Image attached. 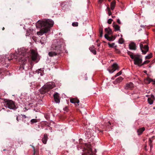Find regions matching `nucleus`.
<instances>
[{"instance_id": "obj_19", "label": "nucleus", "mask_w": 155, "mask_h": 155, "mask_svg": "<svg viewBox=\"0 0 155 155\" xmlns=\"http://www.w3.org/2000/svg\"><path fill=\"white\" fill-rule=\"evenodd\" d=\"M116 2L115 1H113L110 4V8L113 10L116 5Z\"/></svg>"}, {"instance_id": "obj_50", "label": "nucleus", "mask_w": 155, "mask_h": 155, "mask_svg": "<svg viewBox=\"0 0 155 155\" xmlns=\"http://www.w3.org/2000/svg\"><path fill=\"white\" fill-rule=\"evenodd\" d=\"M41 71H42V70H41V69H39V72L41 73Z\"/></svg>"}, {"instance_id": "obj_47", "label": "nucleus", "mask_w": 155, "mask_h": 155, "mask_svg": "<svg viewBox=\"0 0 155 155\" xmlns=\"http://www.w3.org/2000/svg\"><path fill=\"white\" fill-rule=\"evenodd\" d=\"M97 45L99 47L100 45L101 44L99 43H97Z\"/></svg>"}, {"instance_id": "obj_54", "label": "nucleus", "mask_w": 155, "mask_h": 155, "mask_svg": "<svg viewBox=\"0 0 155 155\" xmlns=\"http://www.w3.org/2000/svg\"><path fill=\"white\" fill-rule=\"evenodd\" d=\"M99 40H97L96 41V42L97 43H98V42L99 41Z\"/></svg>"}, {"instance_id": "obj_38", "label": "nucleus", "mask_w": 155, "mask_h": 155, "mask_svg": "<svg viewBox=\"0 0 155 155\" xmlns=\"http://www.w3.org/2000/svg\"><path fill=\"white\" fill-rule=\"evenodd\" d=\"M64 111H66V112H68V107H66L64 108Z\"/></svg>"}, {"instance_id": "obj_33", "label": "nucleus", "mask_w": 155, "mask_h": 155, "mask_svg": "<svg viewBox=\"0 0 155 155\" xmlns=\"http://www.w3.org/2000/svg\"><path fill=\"white\" fill-rule=\"evenodd\" d=\"M122 71H120L119 72H118V73H117L115 76V77H116L120 75H121L122 74Z\"/></svg>"}, {"instance_id": "obj_41", "label": "nucleus", "mask_w": 155, "mask_h": 155, "mask_svg": "<svg viewBox=\"0 0 155 155\" xmlns=\"http://www.w3.org/2000/svg\"><path fill=\"white\" fill-rule=\"evenodd\" d=\"M117 22L119 24H121V22L120 20L119 19H118L117 20Z\"/></svg>"}, {"instance_id": "obj_57", "label": "nucleus", "mask_w": 155, "mask_h": 155, "mask_svg": "<svg viewBox=\"0 0 155 155\" xmlns=\"http://www.w3.org/2000/svg\"><path fill=\"white\" fill-rule=\"evenodd\" d=\"M24 116L25 117H26L25 115H24Z\"/></svg>"}, {"instance_id": "obj_20", "label": "nucleus", "mask_w": 155, "mask_h": 155, "mask_svg": "<svg viewBox=\"0 0 155 155\" xmlns=\"http://www.w3.org/2000/svg\"><path fill=\"white\" fill-rule=\"evenodd\" d=\"M94 46L92 45L91 47L90 48L89 50L92 53L94 54H96V51L94 49Z\"/></svg>"}, {"instance_id": "obj_22", "label": "nucleus", "mask_w": 155, "mask_h": 155, "mask_svg": "<svg viewBox=\"0 0 155 155\" xmlns=\"http://www.w3.org/2000/svg\"><path fill=\"white\" fill-rule=\"evenodd\" d=\"M105 31L108 34L110 35L112 34V30L109 27L108 28H105Z\"/></svg>"}, {"instance_id": "obj_42", "label": "nucleus", "mask_w": 155, "mask_h": 155, "mask_svg": "<svg viewBox=\"0 0 155 155\" xmlns=\"http://www.w3.org/2000/svg\"><path fill=\"white\" fill-rule=\"evenodd\" d=\"M30 34V32L28 31H27L26 34V36H28Z\"/></svg>"}, {"instance_id": "obj_25", "label": "nucleus", "mask_w": 155, "mask_h": 155, "mask_svg": "<svg viewBox=\"0 0 155 155\" xmlns=\"http://www.w3.org/2000/svg\"><path fill=\"white\" fill-rule=\"evenodd\" d=\"M148 103L150 104H153V100L151 99V98H150L149 97L148 99Z\"/></svg>"}, {"instance_id": "obj_29", "label": "nucleus", "mask_w": 155, "mask_h": 155, "mask_svg": "<svg viewBox=\"0 0 155 155\" xmlns=\"http://www.w3.org/2000/svg\"><path fill=\"white\" fill-rule=\"evenodd\" d=\"M149 62H150V61H148V60H147V61H144L143 63H141V65H140L141 67L144 65V64H148V63H149Z\"/></svg>"}, {"instance_id": "obj_9", "label": "nucleus", "mask_w": 155, "mask_h": 155, "mask_svg": "<svg viewBox=\"0 0 155 155\" xmlns=\"http://www.w3.org/2000/svg\"><path fill=\"white\" fill-rule=\"evenodd\" d=\"M134 87V85L132 82H130L127 83L124 86V88L126 90H132Z\"/></svg>"}, {"instance_id": "obj_59", "label": "nucleus", "mask_w": 155, "mask_h": 155, "mask_svg": "<svg viewBox=\"0 0 155 155\" xmlns=\"http://www.w3.org/2000/svg\"><path fill=\"white\" fill-rule=\"evenodd\" d=\"M6 150V149H4V150H4V151H5V150Z\"/></svg>"}, {"instance_id": "obj_51", "label": "nucleus", "mask_w": 155, "mask_h": 155, "mask_svg": "<svg viewBox=\"0 0 155 155\" xmlns=\"http://www.w3.org/2000/svg\"><path fill=\"white\" fill-rule=\"evenodd\" d=\"M2 73L1 72H0V77H1V75H2Z\"/></svg>"}, {"instance_id": "obj_2", "label": "nucleus", "mask_w": 155, "mask_h": 155, "mask_svg": "<svg viewBox=\"0 0 155 155\" xmlns=\"http://www.w3.org/2000/svg\"><path fill=\"white\" fill-rule=\"evenodd\" d=\"M53 21L50 19L38 21L36 23V27L40 28H42L40 31L37 32L38 35H41L50 31V28L54 25Z\"/></svg>"}, {"instance_id": "obj_11", "label": "nucleus", "mask_w": 155, "mask_h": 155, "mask_svg": "<svg viewBox=\"0 0 155 155\" xmlns=\"http://www.w3.org/2000/svg\"><path fill=\"white\" fill-rule=\"evenodd\" d=\"M54 100L55 102L57 103H59L60 99L59 98V94L57 93H55L53 94Z\"/></svg>"}, {"instance_id": "obj_10", "label": "nucleus", "mask_w": 155, "mask_h": 155, "mask_svg": "<svg viewBox=\"0 0 155 155\" xmlns=\"http://www.w3.org/2000/svg\"><path fill=\"white\" fill-rule=\"evenodd\" d=\"M31 58L33 61H35L37 58L38 54L35 50H31Z\"/></svg>"}, {"instance_id": "obj_27", "label": "nucleus", "mask_w": 155, "mask_h": 155, "mask_svg": "<svg viewBox=\"0 0 155 155\" xmlns=\"http://www.w3.org/2000/svg\"><path fill=\"white\" fill-rule=\"evenodd\" d=\"M37 122H38V121H37V120L36 119H32L30 121L31 124H33L34 123H36Z\"/></svg>"}, {"instance_id": "obj_58", "label": "nucleus", "mask_w": 155, "mask_h": 155, "mask_svg": "<svg viewBox=\"0 0 155 155\" xmlns=\"http://www.w3.org/2000/svg\"><path fill=\"white\" fill-rule=\"evenodd\" d=\"M109 2H110L111 0H108Z\"/></svg>"}, {"instance_id": "obj_28", "label": "nucleus", "mask_w": 155, "mask_h": 155, "mask_svg": "<svg viewBox=\"0 0 155 155\" xmlns=\"http://www.w3.org/2000/svg\"><path fill=\"white\" fill-rule=\"evenodd\" d=\"M152 57V53H150V54L148 55L147 56H146V59H150Z\"/></svg>"}, {"instance_id": "obj_13", "label": "nucleus", "mask_w": 155, "mask_h": 155, "mask_svg": "<svg viewBox=\"0 0 155 155\" xmlns=\"http://www.w3.org/2000/svg\"><path fill=\"white\" fill-rule=\"evenodd\" d=\"M70 102L74 104L75 103L78 104L79 102V101L77 98H71L70 99Z\"/></svg>"}, {"instance_id": "obj_24", "label": "nucleus", "mask_w": 155, "mask_h": 155, "mask_svg": "<svg viewBox=\"0 0 155 155\" xmlns=\"http://www.w3.org/2000/svg\"><path fill=\"white\" fill-rule=\"evenodd\" d=\"M99 33L100 34V37H101L103 36V28L101 27H100L99 29Z\"/></svg>"}, {"instance_id": "obj_15", "label": "nucleus", "mask_w": 155, "mask_h": 155, "mask_svg": "<svg viewBox=\"0 0 155 155\" xmlns=\"http://www.w3.org/2000/svg\"><path fill=\"white\" fill-rule=\"evenodd\" d=\"M123 80V78L122 77H119L116 79V80L114 81V84H117L118 83H119L121 82Z\"/></svg>"}, {"instance_id": "obj_56", "label": "nucleus", "mask_w": 155, "mask_h": 155, "mask_svg": "<svg viewBox=\"0 0 155 155\" xmlns=\"http://www.w3.org/2000/svg\"><path fill=\"white\" fill-rule=\"evenodd\" d=\"M154 137V136H153V137H152V138H153Z\"/></svg>"}, {"instance_id": "obj_18", "label": "nucleus", "mask_w": 155, "mask_h": 155, "mask_svg": "<svg viewBox=\"0 0 155 155\" xmlns=\"http://www.w3.org/2000/svg\"><path fill=\"white\" fill-rule=\"evenodd\" d=\"M113 27L114 28L116 31L120 30V26L118 25L115 24V22H114L113 23Z\"/></svg>"}, {"instance_id": "obj_52", "label": "nucleus", "mask_w": 155, "mask_h": 155, "mask_svg": "<svg viewBox=\"0 0 155 155\" xmlns=\"http://www.w3.org/2000/svg\"><path fill=\"white\" fill-rule=\"evenodd\" d=\"M112 17L113 18H115V16H113V15H112Z\"/></svg>"}, {"instance_id": "obj_17", "label": "nucleus", "mask_w": 155, "mask_h": 155, "mask_svg": "<svg viewBox=\"0 0 155 155\" xmlns=\"http://www.w3.org/2000/svg\"><path fill=\"white\" fill-rule=\"evenodd\" d=\"M47 36L45 35V37H42L40 40V42L42 44H45L46 43L47 41Z\"/></svg>"}, {"instance_id": "obj_14", "label": "nucleus", "mask_w": 155, "mask_h": 155, "mask_svg": "<svg viewBox=\"0 0 155 155\" xmlns=\"http://www.w3.org/2000/svg\"><path fill=\"white\" fill-rule=\"evenodd\" d=\"M48 140V135L45 134L44 135V137L42 138V142L45 144H46Z\"/></svg>"}, {"instance_id": "obj_12", "label": "nucleus", "mask_w": 155, "mask_h": 155, "mask_svg": "<svg viewBox=\"0 0 155 155\" xmlns=\"http://www.w3.org/2000/svg\"><path fill=\"white\" fill-rule=\"evenodd\" d=\"M129 49L130 50H135L136 49V46L135 44L133 42H131L129 44Z\"/></svg>"}, {"instance_id": "obj_3", "label": "nucleus", "mask_w": 155, "mask_h": 155, "mask_svg": "<svg viewBox=\"0 0 155 155\" xmlns=\"http://www.w3.org/2000/svg\"><path fill=\"white\" fill-rule=\"evenodd\" d=\"M20 55H15V54H12L11 56V58H6L5 59V61L6 62L7 61H9L11 60H12L13 58L18 59L19 61H24L25 60V56L27 54V52L24 51H22L21 52H19Z\"/></svg>"}, {"instance_id": "obj_31", "label": "nucleus", "mask_w": 155, "mask_h": 155, "mask_svg": "<svg viewBox=\"0 0 155 155\" xmlns=\"http://www.w3.org/2000/svg\"><path fill=\"white\" fill-rule=\"evenodd\" d=\"M107 9L108 11V14L109 15H110L112 14L111 12L110 11V10L109 7H107Z\"/></svg>"}, {"instance_id": "obj_21", "label": "nucleus", "mask_w": 155, "mask_h": 155, "mask_svg": "<svg viewBox=\"0 0 155 155\" xmlns=\"http://www.w3.org/2000/svg\"><path fill=\"white\" fill-rule=\"evenodd\" d=\"M104 37L106 39L109 41H112L113 40V37L112 36V37H110L108 36V35L107 34L105 35Z\"/></svg>"}, {"instance_id": "obj_49", "label": "nucleus", "mask_w": 155, "mask_h": 155, "mask_svg": "<svg viewBox=\"0 0 155 155\" xmlns=\"http://www.w3.org/2000/svg\"><path fill=\"white\" fill-rule=\"evenodd\" d=\"M153 84H155V79L154 80H153Z\"/></svg>"}, {"instance_id": "obj_48", "label": "nucleus", "mask_w": 155, "mask_h": 155, "mask_svg": "<svg viewBox=\"0 0 155 155\" xmlns=\"http://www.w3.org/2000/svg\"><path fill=\"white\" fill-rule=\"evenodd\" d=\"M103 0H99V2L100 3H101L103 1Z\"/></svg>"}, {"instance_id": "obj_5", "label": "nucleus", "mask_w": 155, "mask_h": 155, "mask_svg": "<svg viewBox=\"0 0 155 155\" xmlns=\"http://www.w3.org/2000/svg\"><path fill=\"white\" fill-rule=\"evenodd\" d=\"M133 59H134V64L135 65L141 67L140 65L142 62V58L141 55L138 54H135Z\"/></svg>"}, {"instance_id": "obj_6", "label": "nucleus", "mask_w": 155, "mask_h": 155, "mask_svg": "<svg viewBox=\"0 0 155 155\" xmlns=\"http://www.w3.org/2000/svg\"><path fill=\"white\" fill-rule=\"evenodd\" d=\"M6 106L11 109H15L17 108L15 102L12 100H5Z\"/></svg>"}, {"instance_id": "obj_23", "label": "nucleus", "mask_w": 155, "mask_h": 155, "mask_svg": "<svg viewBox=\"0 0 155 155\" xmlns=\"http://www.w3.org/2000/svg\"><path fill=\"white\" fill-rule=\"evenodd\" d=\"M127 53L132 59H133L135 54H133V53L130 51H128L127 52Z\"/></svg>"}, {"instance_id": "obj_4", "label": "nucleus", "mask_w": 155, "mask_h": 155, "mask_svg": "<svg viewBox=\"0 0 155 155\" xmlns=\"http://www.w3.org/2000/svg\"><path fill=\"white\" fill-rule=\"evenodd\" d=\"M55 86V84L53 82H49L47 83L40 89L41 94H44L48 91L50 90L53 88Z\"/></svg>"}, {"instance_id": "obj_35", "label": "nucleus", "mask_w": 155, "mask_h": 155, "mask_svg": "<svg viewBox=\"0 0 155 155\" xmlns=\"http://www.w3.org/2000/svg\"><path fill=\"white\" fill-rule=\"evenodd\" d=\"M112 21H113V20L111 18H110L108 20L107 23L109 24H111V23Z\"/></svg>"}, {"instance_id": "obj_1", "label": "nucleus", "mask_w": 155, "mask_h": 155, "mask_svg": "<svg viewBox=\"0 0 155 155\" xmlns=\"http://www.w3.org/2000/svg\"><path fill=\"white\" fill-rule=\"evenodd\" d=\"M64 44L62 39H55L53 41L51 46V51L48 53L49 56L52 57L57 56L58 57L61 56L63 53L62 46Z\"/></svg>"}, {"instance_id": "obj_8", "label": "nucleus", "mask_w": 155, "mask_h": 155, "mask_svg": "<svg viewBox=\"0 0 155 155\" xmlns=\"http://www.w3.org/2000/svg\"><path fill=\"white\" fill-rule=\"evenodd\" d=\"M118 66L117 64H114L108 69V71L110 73H113L116 70H118Z\"/></svg>"}, {"instance_id": "obj_53", "label": "nucleus", "mask_w": 155, "mask_h": 155, "mask_svg": "<svg viewBox=\"0 0 155 155\" xmlns=\"http://www.w3.org/2000/svg\"><path fill=\"white\" fill-rule=\"evenodd\" d=\"M4 29H5V28H4V27H3L2 28V30H4Z\"/></svg>"}, {"instance_id": "obj_37", "label": "nucleus", "mask_w": 155, "mask_h": 155, "mask_svg": "<svg viewBox=\"0 0 155 155\" xmlns=\"http://www.w3.org/2000/svg\"><path fill=\"white\" fill-rule=\"evenodd\" d=\"M150 98L153 100V101L155 100V97L153 95H151L150 97Z\"/></svg>"}, {"instance_id": "obj_7", "label": "nucleus", "mask_w": 155, "mask_h": 155, "mask_svg": "<svg viewBox=\"0 0 155 155\" xmlns=\"http://www.w3.org/2000/svg\"><path fill=\"white\" fill-rule=\"evenodd\" d=\"M144 43L141 42L140 44V47L142 52L144 54H145L149 50V47L147 45H143V43Z\"/></svg>"}, {"instance_id": "obj_36", "label": "nucleus", "mask_w": 155, "mask_h": 155, "mask_svg": "<svg viewBox=\"0 0 155 155\" xmlns=\"http://www.w3.org/2000/svg\"><path fill=\"white\" fill-rule=\"evenodd\" d=\"M115 51L117 53H120V51L118 49L115 48Z\"/></svg>"}, {"instance_id": "obj_46", "label": "nucleus", "mask_w": 155, "mask_h": 155, "mask_svg": "<svg viewBox=\"0 0 155 155\" xmlns=\"http://www.w3.org/2000/svg\"><path fill=\"white\" fill-rule=\"evenodd\" d=\"M150 149H151V148H152V147H153L152 144L150 143Z\"/></svg>"}, {"instance_id": "obj_26", "label": "nucleus", "mask_w": 155, "mask_h": 155, "mask_svg": "<svg viewBox=\"0 0 155 155\" xmlns=\"http://www.w3.org/2000/svg\"><path fill=\"white\" fill-rule=\"evenodd\" d=\"M146 81H147V83L148 84H150L151 81H153V79L149 78L146 79Z\"/></svg>"}, {"instance_id": "obj_40", "label": "nucleus", "mask_w": 155, "mask_h": 155, "mask_svg": "<svg viewBox=\"0 0 155 155\" xmlns=\"http://www.w3.org/2000/svg\"><path fill=\"white\" fill-rule=\"evenodd\" d=\"M111 125V123L109 121L107 124V126L109 127Z\"/></svg>"}, {"instance_id": "obj_39", "label": "nucleus", "mask_w": 155, "mask_h": 155, "mask_svg": "<svg viewBox=\"0 0 155 155\" xmlns=\"http://www.w3.org/2000/svg\"><path fill=\"white\" fill-rule=\"evenodd\" d=\"M16 120L17 121V122H18L19 121V120H20V118H19V117L18 116H17L16 117Z\"/></svg>"}, {"instance_id": "obj_43", "label": "nucleus", "mask_w": 155, "mask_h": 155, "mask_svg": "<svg viewBox=\"0 0 155 155\" xmlns=\"http://www.w3.org/2000/svg\"><path fill=\"white\" fill-rule=\"evenodd\" d=\"M32 147H33V149H34V155H35V147H34L33 146H32Z\"/></svg>"}, {"instance_id": "obj_34", "label": "nucleus", "mask_w": 155, "mask_h": 155, "mask_svg": "<svg viewBox=\"0 0 155 155\" xmlns=\"http://www.w3.org/2000/svg\"><path fill=\"white\" fill-rule=\"evenodd\" d=\"M108 44L110 47H113L114 45H115V44L114 43H112V44H110V43H109Z\"/></svg>"}, {"instance_id": "obj_16", "label": "nucleus", "mask_w": 155, "mask_h": 155, "mask_svg": "<svg viewBox=\"0 0 155 155\" xmlns=\"http://www.w3.org/2000/svg\"><path fill=\"white\" fill-rule=\"evenodd\" d=\"M145 128L144 127H143L138 129L137 130L138 135H141L143 131H144Z\"/></svg>"}, {"instance_id": "obj_32", "label": "nucleus", "mask_w": 155, "mask_h": 155, "mask_svg": "<svg viewBox=\"0 0 155 155\" xmlns=\"http://www.w3.org/2000/svg\"><path fill=\"white\" fill-rule=\"evenodd\" d=\"M124 40L122 38H120L119 40V43L120 44H122L123 43Z\"/></svg>"}, {"instance_id": "obj_60", "label": "nucleus", "mask_w": 155, "mask_h": 155, "mask_svg": "<svg viewBox=\"0 0 155 155\" xmlns=\"http://www.w3.org/2000/svg\"><path fill=\"white\" fill-rule=\"evenodd\" d=\"M116 47H117V46H115V47H115V48H116Z\"/></svg>"}, {"instance_id": "obj_45", "label": "nucleus", "mask_w": 155, "mask_h": 155, "mask_svg": "<svg viewBox=\"0 0 155 155\" xmlns=\"http://www.w3.org/2000/svg\"><path fill=\"white\" fill-rule=\"evenodd\" d=\"M149 143L150 144V143H152V141L151 140V139L150 138H149Z\"/></svg>"}, {"instance_id": "obj_55", "label": "nucleus", "mask_w": 155, "mask_h": 155, "mask_svg": "<svg viewBox=\"0 0 155 155\" xmlns=\"http://www.w3.org/2000/svg\"><path fill=\"white\" fill-rule=\"evenodd\" d=\"M147 71H144V72L145 73H147Z\"/></svg>"}, {"instance_id": "obj_44", "label": "nucleus", "mask_w": 155, "mask_h": 155, "mask_svg": "<svg viewBox=\"0 0 155 155\" xmlns=\"http://www.w3.org/2000/svg\"><path fill=\"white\" fill-rule=\"evenodd\" d=\"M45 117L47 120H48L49 119V117L47 115H45Z\"/></svg>"}, {"instance_id": "obj_30", "label": "nucleus", "mask_w": 155, "mask_h": 155, "mask_svg": "<svg viewBox=\"0 0 155 155\" xmlns=\"http://www.w3.org/2000/svg\"><path fill=\"white\" fill-rule=\"evenodd\" d=\"M72 25L74 27H77L78 26V22H73L72 23Z\"/></svg>"}]
</instances>
